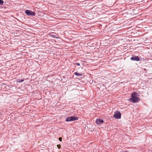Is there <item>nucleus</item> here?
<instances>
[{
	"label": "nucleus",
	"mask_w": 152,
	"mask_h": 152,
	"mask_svg": "<svg viewBox=\"0 0 152 152\" xmlns=\"http://www.w3.org/2000/svg\"><path fill=\"white\" fill-rule=\"evenodd\" d=\"M50 36L53 38H55L56 39H58L59 38V35L55 34H50Z\"/></svg>",
	"instance_id": "obj_7"
},
{
	"label": "nucleus",
	"mask_w": 152,
	"mask_h": 152,
	"mask_svg": "<svg viewBox=\"0 0 152 152\" xmlns=\"http://www.w3.org/2000/svg\"><path fill=\"white\" fill-rule=\"evenodd\" d=\"M25 12L27 15L29 16L33 17L36 15L35 12L31 10H26Z\"/></svg>",
	"instance_id": "obj_3"
},
{
	"label": "nucleus",
	"mask_w": 152,
	"mask_h": 152,
	"mask_svg": "<svg viewBox=\"0 0 152 152\" xmlns=\"http://www.w3.org/2000/svg\"><path fill=\"white\" fill-rule=\"evenodd\" d=\"M74 65H77V66H80V64L79 63H75L74 64Z\"/></svg>",
	"instance_id": "obj_11"
},
{
	"label": "nucleus",
	"mask_w": 152,
	"mask_h": 152,
	"mask_svg": "<svg viewBox=\"0 0 152 152\" xmlns=\"http://www.w3.org/2000/svg\"><path fill=\"white\" fill-rule=\"evenodd\" d=\"M24 79H22L21 80L19 79L18 80V82L21 83L23 82L24 81Z\"/></svg>",
	"instance_id": "obj_9"
},
{
	"label": "nucleus",
	"mask_w": 152,
	"mask_h": 152,
	"mask_svg": "<svg viewBox=\"0 0 152 152\" xmlns=\"http://www.w3.org/2000/svg\"><path fill=\"white\" fill-rule=\"evenodd\" d=\"M74 74L78 76H81L82 75V74L81 73H79L77 72H75L74 73Z\"/></svg>",
	"instance_id": "obj_8"
},
{
	"label": "nucleus",
	"mask_w": 152,
	"mask_h": 152,
	"mask_svg": "<svg viewBox=\"0 0 152 152\" xmlns=\"http://www.w3.org/2000/svg\"><path fill=\"white\" fill-rule=\"evenodd\" d=\"M121 113L120 111H116L115 113L113 116L115 119H118L121 118Z\"/></svg>",
	"instance_id": "obj_4"
},
{
	"label": "nucleus",
	"mask_w": 152,
	"mask_h": 152,
	"mask_svg": "<svg viewBox=\"0 0 152 152\" xmlns=\"http://www.w3.org/2000/svg\"><path fill=\"white\" fill-rule=\"evenodd\" d=\"M129 101H132L133 103L137 102L140 101V99L139 97H137L136 93L134 92L132 93L131 98L129 99Z\"/></svg>",
	"instance_id": "obj_1"
},
{
	"label": "nucleus",
	"mask_w": 152,
	"mask_h": 152,
	"mask_svg": "<svg viewBox=\"0 0 152 152\" xmlns=\"http://www.w3.org/2000/svg\"><path fill=\"white\" fill-rule=\"evenodd\" d=\"M57 146L58 148H60L61 147V145H57Z\"/></svg>",
	"instance_id": "obj_12"
},
{
	"label": "nucleus",
	"mask_w": 152,
	"mask_h": 152,
	"mask_svg": "<svg viewBox=\"0 0 152 152\" xmlns=\"http://www.w3.org/2000/svg\"><path fill=\"white\" fill-rule=\"evenodd\" d=\"M4 2V1L2 0H0V4L1 5H3Z\"/></svg>",
	"instance_id": "obj_10"
},
{
	"label": "nucleus",
	"mask_w": 152,
	"mask_h": 152,
	"mask_svg": "<svg viewBox=\"0 0 152 152\" xmlns=\"http://www.w3.org/2000/svg\"><path fill=\"white\" fill-rule=\"evenodd\" d=\"M78 119L79 118L77 117L71 116L66 118L65 121L66 122H69L77 120H78Z\"/></svg>",
	"instance_id": "obj_2"
},
{
	"label": "nucleus",
	"mask_w": 152,
	"mask_h": 152,
	"mask_svg": "<svg viewBox=\"0 0 152 152\" xmlns=\"http://www.w3.org/2000/svg\"><path fill=\"white\" fill-rule=\"evenodd\" d=\"M130 60L133 61H140V58L138 56H134L130 58Z\"/></svg>",
	"instance_id": "obj_5"
},
{
	"label": "nucleus",
	"mask_w": 152,
	"mask_h": 152,
	"mask_svg": "<svg viewBox=\"0 0 152 152\" xmlns=\"http://www.w3.org/2000/svg\"><path fill=\"white\" fill-rule=\"evenodd\" d=\"M96 123L98 125L101 124L103 123L104 121L100 118H97L96 120Z\"/></svg>",
	"instance_id": "obj_6"
},
{
	"label": "nucleus",
	"mask_w": 152,
	"mask_h": 152,
	"mask_svg": "<svg viewBox=\"0 0 152 152\" xmlns=\"http://www.w3.org/2000/svg\"><path fill=\"white\" fill-rule=\"evenodd\" d=\"M5 83H2V85H5Z\"/></svg>",
	"instance_id": "obj_14"
},
{
	"label": "nucleus",
	"mask_w": 152,
	"mask_h": 152,
	"mask_svg": "<svg viewBox=\"0 0 152 152\" xmlns=\"http://www.w3.org/2000/svg\"><path fill=\"white\" fill-rule=\"evenodd\" d=\"M59 140H60V141L61 142L62 141V138L61 137H59Z\"/></svg>",
	"instance_id": "obj_13"
}]
</instances>
